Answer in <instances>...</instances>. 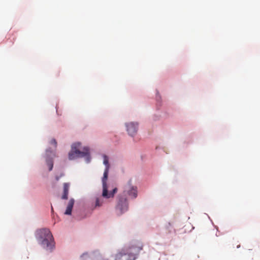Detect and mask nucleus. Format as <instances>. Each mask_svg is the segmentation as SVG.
Masks as SVG:
<instances>
[{
  "instance_id": "obj_1",
  "label": "nucleus",
  "mask_w": 260,
  "mask_h": 260,
  "mask_svg": "<svg viewBox=\"0 0 260 260\" xmlns=\"http://www.w3.org/2000/svg\"><path fill=\"white\" fill-rule=\"evenodd\" d=\"M36 237L41 241L42 246L47 249H52L54 246L53 236L48 229H41L37 230Z\"/></svg>"
},
{
  "instance_id": "obj_2",
  "label": "nucleus",
  "mask_w": 260,
  "mask_h": 260,
  "mask_svg": "<svg viewBox=\"0 0 260 260\" xmlns=\"http://www.w3.org/2000/svg\"><path fill=\"white\" fill-rule=\"evenodd\" d=\"M104 164L106 166V168L104 171L103 177L102 178V184H103V192L102 196L107 199L113 198L114 194L117 192V188H114L112 191L108 192V187L107 185V180L108 179L109 170L110 168V165L109 164L108 157L104 155Z\"/></svg>"
},
{
  "instance_id": "obj_3",
  "label": "nucleus",
  "mask_w": 260,
  "mask_h": 260,
  "mask_svg": "<svg viewBox=\"0 0 260 260\" xmlns=\"http://www.w3.org/2000/svg\"><path fill=\"white\" fill-rule=\"evenodd\" d=\"M80 143H76L72 145V150L69 153V158L70 160L74 159L78 157H86V161H90L89 150L88 147H84L83 151L79 150Z\"/></svg>"
},
{
  "instance_id": "obj_4",
  "label": "nucleus",
  "mask_w": 260,
  "mask_h": 260,
  "mask_svg": "<svg viewBox=\"0 0 260 260\" xmlns=\"http://www.w3.org/2000/svg\"><path fill=\"white\" fill-rule=\"evenodd\" d=\"M123 194L125 196L127 195L132 198H136L137 196L136 187L133 186L131 182H128V183L124 186Z\"/></svg>"
},
{
  "instance_id": "obj_5",
  "label": "nucleus",
  "mask_w": 260,
  "mask_h": 260,
  "mask_svg": "<svg viewBox=\"0 0 260 260\" xmlns=\"http://www.w3.org/2000/svg\"><path fill=\"white\" fill-rule=\"evenodd\" d=\"M116 209L121 215L128 210V202L126 198H119Z\"/></svg>"
},
{
  "instance_id": "obj_6",
  "label": "nucleus",
  "mask_w": 260,
  "mask_h": 260,
  "mask_svg": "<svg viewBox=\"0 0 260 260\" xmlns=\"http://www.w3.org/2000/svg\"><path fill=\"white\" fill-rule=\"evenodd\" d=\"M127 131L130 136L135 135L138 131V123L133 122L126 124Z\"/></svg>"
},
{
  "instance_id": "obj_7",
  "label": "nucleus",
  "mask_w": 260,
  "mask_h": 260,
  "mask_svg": "<svg viewBox=\"0 0 260 260\" xmlns=\"http://www.w3.org/2000/svg\"><path fill=\"white\" fill-rule=\"evenodd\" d=\"M75 201L73 199H71L68 203L66 211L64 213L67 215H71L72 209L74 204Z\"/></svg>"
},
{
  "instance_id": "obj_8",
  "label": "nucleus",
  "mask_w": 260,
  "mask_h": 260,
  "mask_svg": "<svg viewBox=\"0 0 260 260\" xmlns=\"http://www.w3.org/2000/svg\"><path fill=\"white\" fill-rule=\"evenodd\" d=\"M69 188L70 184L69 183H64L63 184V193L61 197L62 199H68Z\"/></svg>"
},
{
  "instance_id": "obj_9",
  "label": "nucleus",
  "mask_w": 260,
  "mask_h": 260,
  "mask_svg": "<svg viewBox=\"0 0 260 260\" xmlns=\"http://www.w3.org/2000/svg\"><path fill=\"white\" fill-rule=\"evenodd\" d=\"M46 163L49 167V170L50 171L52 170L53 167V162L52 158H50L49 157H46Z\"/></svg>"
},
{
  "instance_id": "obj_10",
  "label": "nucleus",
  "mask_w": 260,
  "mask_h": 260,
  "mask_svg": "<svg viewBox=\"0 0 260 260\" xmlns=\"http://www.w3.org/2000/svg\"><path fill=\"white\" fill-rule=\"evenodd\" d=\"M103 200L101 198H96L95 199L94 207H101L103 205Z\"/></svg>"
},
{
  "instance_id": "obj_11",
  "label": "nucleus",
  "mask_w": 260,
  "mask_h": 260,
  "mask_svg": "<svg viewBox=\"0 0 260 260\" xmlns=\"http://www.w3.org/2000/svg\"><path fill=\"white\" fill-rule=\"evenodd\" d=\"M50 144H53L54 145V147L56 148V146H57V142L55 140V139H52L51 141H50Z\"/></svg>"
},
{
  "instance_id": "obj_12",
  "label": "nucleus",
  "mask_w": 260,
  "mask_h": 260,
  "mask_svg": "<svg viewBox=\"0 0 260 260\" xmlns=\"http://www.w3.org/2000/svg\"><path fill=\"white\" fill-rule=\"evenodd\" d=\"M115 260H123V256L122 255H117L116 257Z\"/></svg>"
},
{
  "instance_id": "obj_13",
  "label": "nucleus",
  "mask_w": 260,
  "mask_h": 260,
  "mask_svg": "<svg viewBox=\"0 0 260 260\" xmlns=\"http://www.w3.org/2000/svg\"><path fill=\"white\" fill-rule=\"evenodd\" d=\"M86 257H88V255L87 253H84L81 256V258L82 259H84V258Z\"/></svg>"
},
{
  "instance_id": "obj_14",
  "label": "nucleus",
  "mask_w": 260,
  "mask_h": 260,
  "mask_svg": "<svg viewBox=\"0 0 260 260\" xmlns=\"http://www.w3.org/2000/svg\"><path fill=\"white\" fill-rule=\"evenodd\" d=\"M59 179L58 177H56V180H58Z\"/></svg>"
},
{
  "instance_id": "obj_15",
  "label": "nucleus",
  "mask_w": 260,
  "mask_h": 260,
  "mask_svg": "<svg viewBox=\"0 0 260 260\" xmlns=\"http://www.w3.org/2000/svg\"><path fill=\"white\" fill-rule=\"evenodd\" d=\"M52 211H53V208H51Z\"/></svg>"
},
{
  "instance_id": "obj_16",
  "label": "nucleus",
  "mask_w": 260,
  "mask_h": 260,
  "mask_svg": "<svg viewBox=\"0 0 260 260\" xmlns=\"http://www.w3.org/2000/svg\"><path fill=\"white\" fill-rule=\"evenodd\" d=\"M140 250L142 249V247H141L140 248Z\"/></svg>"
}]
</instances>
